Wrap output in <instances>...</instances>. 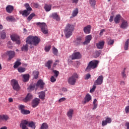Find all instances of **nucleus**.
<instances>
[{"label":"nucleus","instance_id":"1","mask_svg":"<svg viewBox=\"0 0 129 129\" xmlns=\"http://www.w3.org/2000/svg\"><path fill=\"white\" fill-rule=\"evenodd\" d=\"M40 41H41V40L38 37L33 36L32 35H30L26 39V42L27 44L31 45L30 48L31 49L32 48H34L32 45H33L34 46H37V45H38L39 43H40Z\"/></svg>","mask_w":129,"mask_h":129},{"label":"nucleus","instance_id":"2","mask_svg":"<svg viewBox=\"0 0 129 129\" xmlns=\"http://www.w3.org/2000/svg\"><path fill=\"white\" fill-rule=\"evenodd\" d=\"M74 31V25L68 24L64 29V34L66 38H70L72 36V33Z\"/></svg>","mask_w":129,"mask_h":129},{"label":"nucleus","instance_id":"3","mask_svg":"<svg viewBox=\"0 0 129 129\" xmlns=\"http://www.w3.org/2000/svg\"><path fill=\"white\" fill-rule=\"evenodd\" d=\"M99 61L98 60H94L90 61L88 63L87 67L85 69V71L89 72L91 69H96L98 67Z\"/></svg>","mask_w":129,"mask_h":129},{"label":"nucleus","instance_id":"4","mask_svg":"<svg viewBox=\"0 0 129 129\" xmlns=\"http://www.w3.org/2000/svg\"><path fill=\"white\" fill-rule=\"evenodd\" d=\"M79 76L77 74H74L71 77H70L68 79V82L70 85H75L76 81L78 78Z\"/></svg>","mask_w":129,"mask_h":129},{"label":"nucleus","instance_id":"5","mask_svg":"<svg viewBox=\"0 0 129 129\" xmlns=\"http://www.w3.org/2000/svg\"><path fill=\"white\" fill-rule=\"evenodd\" d=\"M36 25L37 26H40L41 29V31L43 34H48V29L46 28L47 27V25H46V23H41L40 22H38L36 23Z\"/></svg>","mask_w":129,"mask_h":129},{"label":"nucleus","instance_id":"6","mask_svg":"<svg viewBox=\"0 0 129 129\" xmlns=\"http://www.w3.org/2000/svg\"><path fill=\"white\" fill-rule=\"evenodd\" d=\"M18 107H19V110H20L21 113L22 114L27 115V114H30V113H31V112L30 111V110L25 109L26 108V106L24 105H19Z\"/></svg>","mask_w":129,"mask_h":129},{"label":"nucleus","instance_id":"7","mask_svg":"<svg viewBox=\"0 0 129 129\" xmlns=\"http://www.w3.org/2000/svg\"><path fill=\"white\" fill-rule=\"evenodd\" d=\"M11 85L14 90H16V91H19V90H20V85L17 80H12L11 81Z\"/></svg>","mask_w":129,"mask_h":129},{"label":"nucleus","instance_id":"8","mask_svg":"<svg viewBox=\"0 0 129 129\" xmlns=\"http://www.w3.org/2000/svg\"><path fill=\"white\" fill-rule=\"evenodd\" d=\"M11 40L13 42H16V44L20 45L21 44V40L20 39V36L16 34H12L11 36Z\"/></svg>","mask_w":129,"mask_h":129},{"label":"nucleus","instance_id":"9","mask_svg":"<svg viewBox=\"0 0 129 129\" xmlns=\"http://www.w3.org/2000/svg\"><path fill=\"white\" fill-rule=\"evenodd\" d=\"M28 123H29V121H28L27 120H23L21 121L20 124V127H21L22 129H29V127H28Z\"/></svg>","mask_w":129,"mask_h":129},{"label":"nucleus","instance_id":"10","mask_svg":"<svg viewBox=\"0 0 129 129\" xmlns=\"http://www.w3.org/2000/svg\"><path fill=\"white\" fill-rule=\"evenodd\" d=\"M102 83H103V76L101 75L95 81L94 84L95 85H101Z\"/></svg>","mask_w":129,"mask_h":129},{"label":"nucleus","instance_id":"11","mask_svg":"<svg viewBox=\"0 0 129 129\" xmlns=\"http://www.w3.org/2000/svg\"><path fill=\"white\" fill-rule=\"evenodd\" d=\"M81 58V54L80 52H74L72 55V60H78Z\"/></svg>","mask_w":129,"mask_h":129},{"label":"nucleus","instance_id":"12","mask_svg":"<svg viewBox=\"0 0 129 129\" xmlns=\"http://www.w3.org/2000/svg\"><path fill=\"white\" fill-rule=\"evenodd\" d=\"M92 98L91 95L89 94H87L84 98V101L82 102L83 104H86L87 102H89V101L91 100Z\"/></svg>","mask_w":129,"mask_h":129},{"label":"nucleus","instance_id":"13","mask_svg":"<svg viewBox=\"0 0 129 129\" xmlns=\"http://www.w3.org/2000/svg\"><path fill=\"white\" fill-rule=\"evenodd\" d=\"M39 103H40V99L39 98H35L32 102V107H37V106L39 105Z\"/></svg>","mask_w":129,"mask_h":129},{"label":"nucleus","instance_id":"14","mask_svg":"<svg viewBox=\"0 0 129 129\" xmlns=\"http://www.w3.org/2000/svg\"><path fill=\"white\" fill-rule=\"evenodd\" d=\"M111 118L110 117H106L105 120L102 121V126H104L107 125V123H111Z\"/></svg>","mask_w":129,"mask_h":129},{"label":"nucleus","instance_id":"15","mask_svg":"<svg viewBox=\"0 0 129 129\" xmlns=\"http://www.w3.org/2000/svg\"><path fill=\"white\" fill-rule=\"evenodd\" d=\"M19 13L20 14V15H22L23 16V17H28V16H29V15H30V13H31V11H30V10H24V11H20Z\"/></svg>","mask_w":129,"mask_h":129},{"label":"nucleus","instance_id":"16","mask_svg":"<svg viewBox=\"0 0 129 129\" xmlns=\"http://www.w3.org/2000/svg\"><path fill=\"white\" fill-rule=\"evenodd\" d=\"M74 113V110L73 109H69L67 112V116L69 117L70 120L72 119L73 117V113Z\"/></svg>","mask_w":129,"mask_h":129},{"label":"nucleus","instance_id":"17","mask_svg":"<svg viewBox=\"0 0 129 129\" xmlns=\"http://www.w3.org/2000/svg\"><path fill=\"white\" fill-rule=\"evenodd\" d=\"M92 39V36H91V35H87V36H86L85 40L83 42L84 45H87V44H89Z\"/></svg>","mask_w":129,"mask_h":129},{"label":"nucleus","instance_id":"18","mask_svg":"<svg viewBox=\"0 0 129 129\" xmlns=\"http://www.w3.org/2000/svg\"><path fill=\"white\" fill-rule=\"evenodd\" d=\"M127 27H128V23H127V21L124 20H122L120 27L121 29H126Z\"/></svg>","mask_w":129,"mask_h":129},{"label":"nucleus","instance_id":"19","mask_svg":"<svg viewBox=\"0 0 129 129\" xmlns=\"http://www.w3.org/2000/svg\"><path fill=\"white\" fill-rule=\"evenodd\" d=\"M7 55H8V56H9V60H12V59H13V58L15 57V55H16V52H15V51H14L10 50L7 52Z\"/></svg>","mask_w":129,"mask_h":129},{"label":"nucleus","instance_id":"20","mask_svg":"<svg viewBox=\"0 0 129 129\" xmlns=\"http://www.w3.org/2000/svg\"><path fill=\"white\" fill-rule=\"evenodd\" d=\"M6 12L8 13V14H12L14 11V6L11 5H8L6 8Z\"/></svg>","mask_w":129,"mask_h":129},{"label":"nucleus","instance_id":"21","mask_svg":"<svg viewBox=\"0 0 129 129\" xmlns=\"http://www.w3.org/2000/svg\"><path fill=\"white\" fill-rule=\"evenodd\" d=\"M91 26L88 25L84 28V32L85 34H90Z\"/></svg>","mask_w":129,"mask_h":129},{"label":"nucleus","instance_id":"22","mask_svg":"<svg viewBox=\"0 0 129 129\" xmlns=\"http://www.w3.org/2000/svg\"><path fill=\"white\" fill-rule=\"evenodd\" d=\"M120 20H121V16L119 14L116 15L114 19V21L116 24H119Z\"/></svg>","mask_w":129,"mask_h":129},{"label":"nucleus","instance_id":"23","mask_svg":"<svg viewBox=\"0 0 129 129\" xmlns=\"http://www.w3.org/2000/svg\"><path fill=\"white\" fill-rule=\"evenodd\" d=\"M31 99H33V96L32 95V94L29 93L24 99V101H25V102H28V101H30V100H31Z\"/></svg>","mask_w":129,"mask_h":129},{"label":"nucleus","instance_id":"24","mask_svg":"<svg viewBox=\"0 0 129 129\" xmlns=\"http://www.w3.org/2000/svg\"><path fill=\"white\" fill-rule=\"evenodd\" d=\"M104 46V41H101L96 44V47L98 49H103Z\"/></svg>","mask_w":129,"mask_h":129},{"label":"nucleus","instance_id":"25","mask_svg":"<svg viewBox=\"0 0 129 129\" xmlns=\"http://www.w3.org/2000/svg\"><path fill=\"white\" fill-rule=\"evenodd\" d=\"M74 43H75V45H76L77 46L80 45L81 43H82V38L81 37L77 38L74 41Z\"/></svg>","mask_w":129,"mask_h":129},{"label":"nucleus","instance_id":"26","mask_svg":"<svg viewBox=\"0 0 129 129\" xmlns=\"http://www.w3.org/2000/svg\"><path fill=\"white\" fill-rule=\"evenodd\" d=\"M36 85V86H40V88H44V85H45V83L43 82V80H39L37 82Z\"/></svg>","mask_w":129,"mask_h":129},{"label":"nucleus","instance_id":"27","mask_svg":"<svg viewBox=\"0 0 129 129\" xmlns=\"http://www.w3.org/2000/svg\"><path fill=\"white\" fill-rule=\"evenodd\" d=\"M51 18L54 19V20H56L57 22L60 21V17L57 15V13H52L51 15Z\"/></svg>","mask_w":129,"mask_h":129},{"label":"nucleus","instance_id":"28","mask_svg":"<svg viewBox=\"0 0 129 129\" xmlns=\"http://www.w3.org/2000/svg\"><path fill=\"white\" fill-rule=\"evenodd\" d=\"M29 127H31L32 129L36 128V122L33 121H28V123Z\"/></svg>","mask_w":129,"mask_h":129},{"label":"nucleus","instance_id":"29","mask_svg":"<svg viewBox=\"0 0 129 129\" xmlns=\"http://www.w3.org/2000/svg\"><path fill=\"white\" fill-rule=\"evenodd\" d=\"M23 77V81L24 82H27L29 81V79L30 78V75L29 74H25L22 76Z\"/></svg>","mask_w":129,"mask_h":129},{"label":"nucleus","instance_id":"30","mask_svg":"<svg viewBox=\"0 0 129 129\" xmlns=\"http://www.w3.org/2000/svg\"><path fill=\"white\" fill-rule=\"evenodd\" d=\"M93 107L92 108L93 110H95L97 108L98 103H97V100L96 99H94L93 102Z\"/></svg>","mask_w":129,"mask_h":129},{"label":"nucleus","instance_id":"31","mask_svg":"<svg viewBox=\"0 0 129 129\" xmlns=\"http://www.w3.org/2000/svg\"><path fill=\"white\" fill-rule=\"evenodd\" d=\"M45 96H46V94L45 93V92L41 91L39 93V98H40V99L44 100L45 99Z\"/></svg>","mask_w":129,"mask_h":129},{"label":"nucleus","instance_id":"32","mask_svg":"<svg viewBox=\"0 0 129 129\" xmlns=\"http://www.w3.org/2000/svg\"><path fill=\"white\" fill-rule=\"evenodd\" d=\"M78 8H76L72 13V18H74L75 17L77 16V15H78Z\"/></svg>","mask_w":129,"mask_h":129},{"label":"nucleus","instance_id":"33","mask_svg":"<svg viewBox=\"0 0 129 129\" xmlns=\"http://www.w3.org/2000/svg\"><path fill=\"white\" fill-rule=\"evenodd\" d=\"M52 9V5L47 4H45L44 6V10H45L46 12H50L51 9Z\"/></svg>","mask_w":129,"mask_h":129},{"label":"nucleus","instance_id":"34","mask_svg":"<svg viewBox=\"0 0 129 129\" xmlns=\"http://www.w3.org/2000/svg\"><path fill=\"white\" fill-rule=\"evenodd\" d=\"M21 49L22 52H27L29 49V45H28V44L23 45V47L21 48Z\"/></svg>","mask_w":129,"mask_h":129},{"label":"nucleus","instance_id":"35","mask_svg":"<svg viewBox=\"0 0 129 129\" xmlns=\"http://www.w3.org/2000/svg\"><path fill=\"white\" fill-rule=\"evenodd\" d=\"M52 63H53L52 60H48L45 64L46 67H47L48 69H51V64H52Z\"/></svg>","mask_w":129,"mask_h":129},{"label":"nucleus","instance_id":"36","mask_svg":"<svg viewBox=\"0 0 129 129\" xmlns=\"http://www.w3.org/2000/svg\"><path fill=\"white\" fill-rule=\"evenodd\" d=\"M89 3L91 7L94 8L95 5H96V1L95 0H89Z\"/></svg>","mask_w":129,"mask_h":129},{"label":"nucleus","instance_id":"37","mask_svg":"<svg viewBox=\"0 0 129 129\" xmlns=\"http://www.w3.org/2000/svg\"><path fill=\"white\" fill-rule=\"evenodd\" d=\"M48 127H49V126L47 123H43L41 125L40 129H47Z\"/></svg>","mask_w":129,"mask_h":129},{"label":"nucleus","instance_id":"38","mask_svg":"<svg viewBox=\"0 0 129 129\" xmlns=\"http://www.w3.org/2000/svg\"><path fill=\"white\" fill-rule=\"evenodd\" d=\"M128 44H129V39H127L125 43V45L124 47V50H127V49H128Z\"/></svg>","mask_w":129,"mask_h":129},{"label":"nucleus","instance_id":"39","mask_svg":"<svg viewBox=\"0 0 129 129\" xmlns=\"http://www.w3.org/2000/svg\"><path fill=\"white\" fill-rule=\"evenodd\" d=\"M9 119V116L7 115L3 114L2 115V120L7 121Z\"/></svg>","mask_w":129,"mask_h":129},{"label":"nucleus","instance_id":"40","mask_svg":"<svg viewBox=\"0 0 129 129\" xmlns=\"http://www.w3.org/2000/svg\"><path fill=\"white\" fill-rule=\"evenodd\" d=\"M6 36H7V34L6 33V32L5 31V30L2 31L1 32L2 39H5Z\"/></svg>","mask_w":129,"mask_h":129},{"label":"nucleus","instance_id":"41","mask_svg":"<svg viewBox=\"0 0 129 129\" xmlns=\"http://www.w3.org/2000/svg\"><path fill=\"white\" fill-rule=\"evenodd\" d=\"M20 65H21V62H20L19 61H17L15 63V64L14 66V68H15L16 69L18 68V67H19V66H20Z\"/></svg>","mask_w":129,"mask_h":129},{"label":"nucleus","instance_id":"42","mask_svg":"<svg viewBox=\"0 0 129 129\" xmlns=\"http://www.w3.org/2000/svg\"><path fill=\"white\" fill-rule=\"evenodd\" d=\"M35 16H36L35 15V13H32L31 14L29 17L27 18V20L28 21H31V20H32V19H33V18H34V17H35Z\"/></svg>","mask_w":129,"mask_h":129},{"label":"nucleus","instance_id":"43","mask_svg":"<svg viewBox=\"0 0 129 129\" xmlns=\"http://www.w3.org/2000/svg\"><path fill=\"white\" fill-rule=\"evenodd\" d=\"M18 70L20 73H23L26 71V69L25 68L20 67L18 69Z\"/></svg>","mask_w":129,"mask_h":129},{"label":"nucleus","instance_id":"44","mask_svg":"<svg viewBox=\"0 0 129 129\" xmlns=\"http://www.w3.org/2000/svg\"><path fill=\"white\" fill-rule=\"evenodd\" d=\"M25 7L27 11H32V8H31V7H30V5H29V4L28 3L25 4Z\"/></svg>","mask_w":129,"mask_h":129},{"label":"nucleus","instance_id":"45","mask_svg":"<svg viewBox=\"0 0 129 129\" xmlns=\"http://www.w3.org/2000/svg\"><path fill=\"white\" fill-rule=\"evenodd\" d=\"M33 75L34 76V78L37 79V78H38V76H39V72H38V71L33 72Z\"/></svg>","mask_w":129,"mask_h":129},{"label":"nucleus","instance_id":"46","mask_svg":"<svg viewBox=\"0 0 129 129\" xmlns=\"http://www.w3.org/2000/svg\"><path fill=\"white\" fill-rule=\"evenodd\" d=\"M7 21H9V22H13L15 18L13 16H9L6 18Z\"/></svg>","mask_w":129,"mask_h":129},{"label":"nucleus","instance_id":"47","mask_svg":"<svg viewBox=\"0 0 129 129\" xmlns=\"http://www.w3.org/2000/svg\"><path fill=\"white\" fill-rule=\"evenodd\" d=\"M52 52L54 55H57L58 54V49L56 47H53L52 49Z\"/></svg>","mask_w":129,"mask_h":129},{"label":"nucleus","instance_id":"48","mask_svg":"<svg viewBox=\"0 0 129 129\" xmlns=\"http://www.w3.org/2000/svg\"><path fill=\"white\" fill-rule=\"evenodd\" d=\"M51 49V45H48V46H46L45 47L44 50L45 51V52H49V51H50Z\"/></svg>","mask_w":129,"mask_h":129},{"label":"nucleus","instance_id":"49","mask_svg":"<svg viewBox=\"0 0 129 129\" xmlns=\"http://www.w3.org/2000/svg\"><path fill=\"white\" fill-rule=\"evenodd\" d=\"M53 72L54 74V76L56 77V78H57L58 77V76L59 75V72H58V71H56V70H53Z\"/></svg>","mask_w":129,"mask_h":129},{"label":"nucleus","instance_id":"50","mask_svg":"<svg viewBox=\"0 0 129 129\" xmlns=\"http://www.w3.org/2000/svg\"><path fill=\"white\" fill-rule=\"evenodd\" d=\"M125 68H124L122 72L121 73V76L124 78V77H126V75L125 74Z\"/></svg>","mask_w":129,"mask_h":129},{"label":"nucleus","instance_id":"51","mask_svg":"<svg viewBox=\"0 0 129 129\" xmlns=\"http://www.w3.org/2000/svg\"><path fill=\"white\" fill-rule=\"evenodd\" d=\"M114 43V40H113V39H110L107 42L108 45H112Z\"/></svg>","mask_w":129,"mask_h":129},{"label":"nucleus","instance_id":"52","mask_svg":"<svg viewBox=\"0 0 129 129\" xmlns=\"http://www.w3.org/2000/svg\"><path fill=\"white\" fill-rule=\"evenodd\" d=\"M96 88V86L95 85L93 86V88L92 89H91L90 92L91 93H92V92H94Z\"/></svg>","mask_w":129,"mask_h":129},{"label":"nucleus","instance_id":"53","mask_svg":"<svg viewBox=\"0 0 129 129\" xmlns=\"http://www.w3.org/2000/svg\"><path fill=\"white\" fill-rule=\"evenodd\" d=\"M91 77V75H90V74H88L87 75H86V76L85 77V80H88V79Z\"/></svg>","mask_w":129,"mask_h":129},{"label":"nucleus","instance_id":"54","mask_svg":"<svg viewBox=\"0 0 129 129\" xmlns=\"http://www.w3.org/2000/svg\"><path fill=\"white\" fill-rule=\"evenodd\" d=\"M50 81L51 82H55V81H56V79L55 78V77H54V76H51V77L50 78Z\"/></svg>","mask_w":129,"mask_h":129},{"label":"nucleus","instance_id":"55","mask_svg":"<svg viewBox=\"0 0 129 129\" xmlns=\"http://www.w3.org/2000/svg\"><path fill=\"white\" fill-rule=\"evenodd\" d=\"M104 32H105V29L101 30L100 32L99 33V35L101 37L102 36V35H103V33H104Z\"/></svg>","mask_w":129,"mask_h":129},{"label":"nucleus","instance_id":"56","mask_svg":"<svg viewBox=\"0 0 129 129\" xmlns=\"http://www.w3.org/2000/svg\"><path fill=\"white\" fill-rule=\"evenodd\" d=\"M65 100H66V98L63 97L59 99L58 102H63V101H65Z\"/></svg>","mask_w":129,"mask_h":129},{"label":"nucleus","instance_id":"57","mask_svg":"<svg viewBox=\"0 0 129 129\" xmlns=\"http://www.w3.org/2000/svg\"><path fill=\"white\" fill-rule=\"evenodd\" d=\"M29 88L31 90H34V88H35V85L33 84H31L30 85Z\"/></svg>","mask_w":129,"mask_h":129},{"label":"nucleus","instance_id":"58","mask_svg":"<svg viewBox=\"0 0 129 129\" xmlns=\"http://www.w3.org/2000/svg\"><path fill=\"white\" fill-rule=\"evenodd\" d=\"M101 54V52L100 51H96V56L99 57V56Z\"/></svg>","mask_w":129,"mask_h":129},{"label":"nucleus","instance_id":"59","mask_svg":"<svg viewBox=\"0 0 129 129\" xmlns=\"http://www.w3.org/2000/svg\"><path fill=\"white\" fill-rule=\"evenodd\" d=\"M32 6H33L34 8H36V9H37V8H39V4L37 3H32Z\"/></svg>","mask_w":129,"mask_h":129},{"label":"nucleus","instance_id":"60","mask_svg":"<svg viewBox=\"0 0 129 129\" xmlns=\"http://www.w3.org/2000/svg\"><path fill=\"white\" fill-rule=\"evenodd\" d=\"M125 111L126 113H128L129 112V106H127L125 108Z\"/></svg>","mask_w":129,"mask_h":129},{"label":"nucleus","instance_id":"61","mask_svg":"<svg viewBox=\"0 0 129 129\" xmlns=\"http://www.w3.org/2000/svg\"><path fill=\"white\" fill-rule=\"evenodd\" d=\"M125 126L126 127V129H129V122H127L125 123Z\"/></svg>","mask_w":129,"mask_h":129},{"label":"nucleus","instance_id":"62","mask_svg":"<svg viewBox=\"0 0 129 129\" xmlns=\"http://www.w3.org/2000/svg\"><path fill=\"white\" fill-rule=\"evenodd\" d=\"M79 0H72V3L75 4V5H77V4H78V2Z\"/></svg>","mask_w":129,"mask_h":129},{"label":"nucleus","instance_id":"63","mask_svg":"<svg viewBox=\"0 0 129 129\" xmlns=\"http://www.w3.org/2000/svg\"><path fill=\"white\" fill-rule=\"evenodd\" d=\"M113 21V16H110V19H109V22L111 23Z\"/></svg>","mask_w":129,"mask_h":129},{"label":"nucleus","instance_id":"64","mask_svg":"<svg viewBox=\"0 0 129 129\" xmlns=\"http://www.w3.org/2000/svg\"><path fill=\"white\" fill-rule=\"evenodd\" d=\"M9 102H13V98H10L9 99Z\"/></svg>","mask_w":129,"mask_h":129}]
</instances>
